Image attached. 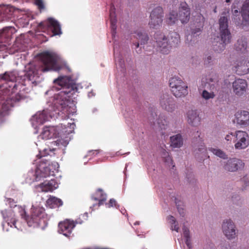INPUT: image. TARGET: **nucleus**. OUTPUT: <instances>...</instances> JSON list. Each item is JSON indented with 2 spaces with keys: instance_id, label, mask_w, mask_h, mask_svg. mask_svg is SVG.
<instances>
[{
  "instance_id": "44",
  "label": "nucleus",
  "mask_w": 249,
  "mask_h": 249,
  "mask_svg": "<svg viewBox=\"0 0 249 249\" xmlns=\"http://www.w3.org/2000/svg\"><path fill=\"white\" fill-rule=\"evenodd\" d=\"M183 234L184 237L186 238H190V231L187 228L184 227L183 228Z\"/></svg>"
},
{
  "instance_id": "11",
  "label": "nucleus",
  "mask_w": 249,
  "mask_h": 249,
  "mask_svg": "<svg viewBox=\"0 0 249 249\" xmlns=\"http://www.w3.org/2000/svg\"><path fill=\"white\" fill-rule=\"evenodd\" d=\"M157 46L163 54H168L170 52V46L168 38L162 33L157 32L154 35Z\"/></svg>"
},
{
  "instance_id": "49",
  "label": "nucleus",
  "mask_w": 249,
  "mask_h": 249,
  "mask_svg": "<svg viewBox=\"0 0 249 249\" xmlns=\"http://www.w3.org/2000/svg\"><path fill=\"white\" fill-rule=\"evenodd\" d=\"M185 243L188 248L191 249L192 248V244L190 238H186L185 239Z\"/></svg>"
},
{
  "instance_id": "36",
  "label": "nucleus",
  "mask_w": 249,
  "mask_h": 249,
  "mask_svg": "<svg viewBox=\"0 0 249 249\" xmlns=\"http://www.w3.org/2000/svg\"><path fill=\"white\" fill-rule=\"evenodd\" d=\"M180 42V36L176 32H172L170 34V41L169 44L170 48L172 46H176Z\"/></svg>"
},
{
  "instance_id": "45",
  "label": "nucleus",
  "mask_w": 249,
  "mask_h": 249,
  "mask_svg": "<svg viewBox=\"0 0 249 249\" xmlns=\"http://www.w3.org/2000/svg\"><path fill=\"white\" fill-rule=\"evenodd\" d=\"M167 219L172 225L177 223L176 220L173 216L169 215L168 216Z\"/></svg>"
},
{
  "instance_id": "20",
  "label": "nucleus",
  "mask_w": 249,
  "mask_h": 249,
  "mask_svg": "<svg viewBox=\"0 0 249 249\" xmlns=\"http://www.w3.org/2000/svg\"><path fill=\"white\" fill-rule=\"evenodd\" d=\"M243 164V163L241 160L236 158H232L228 160L224 165V168L228 171L235 172L241 166H242Z\"/></svg>"
},
{
  "instance_id": "40",
  "label": "nucleus",
  "mask_w": 249,
  "mask_h": 249,
  "mask_svg": "<svg viewBox=\"0 0 249 249\" xmlns=\"http://www.w3.org/2000/svg\"><path fill=\"white\" fill-rule=\"evenodd\" d=\"M232 13L233 17L234 20H237L238 19L240 20V13L242 14V10L239 11L235 4H233L232 5Z\"/></svg>"
},
{
  "instance_id": "2",
  "label": "nucleus",
  "mask_w": 249,
  "mask_h": 249,
  "mask_svg": "<svg viewBox=\"0 0 249 249\" xmlns=\"http://www.w3.org/2000/svg\"><path fill=\"white\" fill-rule=\"evenodd\" d=\"M41 64L37 69L36 66L31 65L28 67L27 74L29 78L31 79L32 77H34L38 74L39 71L46 72L50 70L58 71L63 69L62 65L57 63V57L55 53L46 51L41 53L40 55Z\"/></svg>"
},
{
  "instance_id": "41",
  "label": "nucleus",
  "mask_w": 249,
  "mask_h": 249,
  "mask_svg": "<svg viewBox=\"0 0 249 249\" xmlns=\"http://www.w3.org/2000/svg\"><path fill=\"white\" fill-rule=\"evenodd\" d=\"M202 96L206 100L213 99L215 97L213 92H208L206 90H204L202 93Z\"/></svg>"
},
{
  "instance_id": "12",
  "label": "nucleus",
  "mask_w": 249,
  "mask_h": 249,
  "mask_svg": "<svg viewBox=\"0 0 249 249\" xmlns=\"http://www.w3.org/2000/svg\"><path fill=\"white\" fill-rule=\"evenodd\" d=\"M17 77V73L14 71H6L3 74L0 75V88L9 82L10 84L8 87L10 88L12 87V92H14L15 89H17V84L15 83Z\"/></svg>"
},
{
  "instance_id": "6",
  "label": "nucleus",
  "mask_w": 249,
  "mask_h": 249,
  "mask_svg": "<svg viewBox=\"0 0 249 249\" xmlns=\"http://www.w3.org/2000/svg\"><path fill=\"white\" fill-rule=\"evenodd\" d=\"M169 86L172 93L176 97H182L188 93V86L180 78L174 77L169 80Z\"/></svg>"
},
{
  "instance_id": "43",
  "label": "nucleus",
  "mask_w": 249,
  "mask_h": 249,
  "mask_svg": "<svg viewBox=\"0 0 249 249\" xmlns=\"http://www.w3.org/2000/svg\"><path fill=\"white\" fill-rule=\"evenodd\" d=\"M35 3L37 6L38 8L40 10H43L45 8V6L42 0H34Z\"/></svg>"
},
{
  "instance_id": "13",
  "label": "nucleus",
  "mask_w": 249,
  "mask_h": 249,
  "mask_svg": "<svg viewBox=\"0 0 249 249\" xmlns=\"http://www.w3.org/2000/svg\"><path fill=\"white\" fill-rule=\"evenodd\" d=\"M248 83L246 80L236 79L232 83L233 91L237 96H243L247 91Z\"/></svg>"
},
{
  "instance_id": "46",
  "label": "nucleus",
  "mask_w": 249,
  "mask_h": 249,
  "mask_svg": "<svg viewBox=\"0 0 249 249\" xmlns=\"http://www.w3.org/2000/svg\"><path fill=\"white\" fill-rule=\"evenodd\" d=\"M235 134L233 135L231 133L230 134L227 135L225 137V139L227 141H231L232 138L233 139V140H235Z\"/></svg>"
},
{
  "instance_id": "39",
  "label": "nucleus",
  "mask_w": 249,
  "mask_h": 249,
  "mask_svg": "<svg viewBox=\"0 0 249 249\" xmlns=\"http://www.w3.org/2000/svg\"><path fill=\"white\" fill-rule=\"evenodd\" d=\"M209 150L211 151L213 154L221 158L225 159L228 158L225 153L220 149L211 147L209 148Z\"/></svg>"
},
{
  "instance_id": "27",
  "label": "nucleus",
  "mask_w": 249,
  "mask_h": 249,
  "mask_svg": "<svg viewBox=\"0 0 249 249\" xmlns=\"http://www.w3.org/2000/svg\"><path fill=\"white\" fill-rule=\"evenodd\" d=\"M93 200L98 201V205H103L107 200V195L101 189H98L92 196Z\"/></svg>"
},
{
  "instance_id": "4",
  "label": "nucleus",
  "mask_w": 249,
  "mask_h": 249,
  "mask_svg": "<svg viewBox=\"0 0 249 249\" xmlns=\"http://www.w3.org/2000/svg\"><path fill=\"white\" fill-rule=\"evenodd\" d=\"M220 36L214 39L213 50L220 52L224 50L225 46L231 42V36L228 29V19L225 16H221L219 19Z\"/></svg>"
},
{
  "instance_id": "51",
  "label": "nucleus",
  "mask_w": 249,
  "mask_h": 249,
  "mask_svg": "<svg viewBox=\"0 0 249 249\" xmlns=\"http://www.w3.org/2000/svg\"><path fill=\"white\" fill-rule=\"evenodd\" d=\"M242 182H244L246 186H247L249 184V181L247 177H244L242 179Z\"/></svg>"
},
{
  "instance_id": "1",
  "label": "nucleus",
  "mask_w": 249,
  "mask_h": 249,
  "mask_svg": "<svg viewBox=\"0 0 249 249\" xmlns=\"http://www.w3.org/2000/svg\"><path fill=\"white\" fill-rule=\"evenodd\" d=\"M53 83L60 86L61 89L58 93L54 96V106L58 110L67 116L73 114L75 112V107L70 99L71 89L67 88L65 87L66 83L64 78L62 77L54 80Z\"/></svg>"
},
{
  "instance_id": "8",
  "label": "nucleus",
  "mask_w": 249,
  "mask_h": 249,
  "mask_svg": "<svg viewBox=\"0 0 249 249\" xmlns=\"http://www.w3.org/2000/svg\"><path fill=\"white\" fill-rule=\"evenodd\" d=\"M48 166H50L49 161L46 159H43L36 170L34 181H40L42 178H45L51 175L50 168Z\"/></svg>"
},
{
  "instance_id": "37",
  "label": "nucleus",
  "mask_w": 249,
  "mask_h": 249,
  "mask_svg": "<svg viewBox=\"0 0 249 249\" xmlns=\"http://www.w3.org/2000/svg\"><path fill=\"white\" fill-rule=\"evenodd\" d=\"M36 116V121L40 124H42L48 120V116L46 110L37 113Z\"/></svg>"
},
{
  "instance_id": "5",
  "label": "nucleus",
  "mask_w": 249,
  "mask_h": 249,
  "mask_svg": "<svg viewBox=\"0 0 249 249\" xmlns=\"http://www.w3.org/2000/svg\"><path fill=\"white\" fill-rule=\"evenodd\" d=\"M38 29L42 32L46 33L50 36L60 35L62 34L59 22L52 18L41 22L38 25Z\"/></svg>"
},
{
  "instance_id": "50",
  "label": "nucleus",
  "mask_w": 249,
  "mask_h": 249,
  "mask_svg": "<svg viewBox=\"0 0 249 249\" xmlns=\"http://www.w3.org/2000/svg\"><path fill=\"white\" fill-rule=\"evenodd\" d=\"M178 211L180 214V215L183 216H184V210L183 208H179L178 207Z\"/></svg>"
},
{
  "instance_id": "25",
  "label": "nucleus",
  "mask_w": 249,
  "mask_h": 249,
  "mask_svg": "<svg viewBox=\"0 0 249 249\" xmlns=\"http://www.w3.org/2000/svg\"><path fill=\"white\" fill-rule=\"evenodd\" d=\"M134 36L138 40V41L133 43L136 46V49L138 48L140 45H144L147 42L149 39L148 35L141 31L136 32Z\"/></svg>"
},
{
  "instance_id": "28",
  "label": "nucleus",
  "mask_w": 249,
  "mask_h": 249,
  "mask_svg": "<svg viewBox=\"0 0 249 249\" xmlns=\"http://www.w3.org/2000/svg\"><path fill=\"white\" fill-rule=\"evenodd\" d=\"M194 154L196 158L199 159L200 158V160H202L209 157L204 143L201 144L197 148L194 150Z\"/></svg>"
},
{
  "instance_id": "18",
  "label": "nucleus",
  "mask_w": 249,
  "mask_h": 249,
  "mask_svg": "<svg viewBox=\"0 0 249 249\" xmlns=\"http://www.w3.org/2000/svg\"><path fill=\"white\" fill-rule=\"evenodd\" d=\"M178 18L182 23H187L190 19V10L186 2H182L178 9Z\"/></svg>"
},
{
  "instance_id": "34",
  "label": "nucleus",
  "mask_w": 249,
  "mask_h": 249,
  "mask_svg": "<svg viewBox=\"0 0 249 249\" xmlns=\"http://www.w3.org/2000/svg\"><path fill=\"white\" fill-rule=\"evenodd\" d=\"M242 16L247 21H249V0H246L242 7Z\"/></svg>"
},
{
  "instance_id": "24",
  "label": "nucleus",
  "mask_w": 249,
  "mask_h": 249,
  "mask_svg": "<svg viewBox=\"0 0 249 249\" xmlns=\"http://www.w3.org/2000/svg\"><path fill=\"white\" fill-rule=\"evenodd\" d=\"M38 187L40 188L42 192H52L58 187V184L55 180L51 179L40 184Z\"/></svg>"
},
{
  "instance_id": "30",
  "label": "nucleus",
  "mask_w": 249,
  "mask_h": 249,
  "mask_svg": "<svg viewBox=\"0 0 249 249\" xmlns=\"http://www.w3.org/2000/svg\"><path fill=\"white\" fill-rule=\"evenodd\" d=\"M63 205L61 199L55 196H50L46 201V206L50 208H58Z\"/></svg>"
},
{
  "instance_id": "9",
  "label": "nucleus",
  "mask_w": 249,
  "mask_h": 249,
  "mask_svg": "<svg viewBox=\"0 0 249 249\" xmlns=\"http://www.w3.org/2000/svg\"><path fill=\"white\" fill-rule=\"evenodd\" d=\"M232 70L237 74L244 75L249 72V57H240L232 63Z\"/></svg>"
},
{
  "instance_id": "23",
  "label": "nucleus",
  "mask_w": 249,
  "mask_h": 249,
  "mask_svg": "<svg viewBox=\"0 0 249 249\" xmlns=\"http://www.w3.org/2000/svg\"><path fill=\"white\" fill-rule=\"evenodd\" d=\"M187 122L193 126H197L200 124L201 119L196 110H189L187 113Z\"/></svg>"
},
{
  "instance_id": "15",
  "label": "nucleus",
  "mask_w": 249,
  "mask_h": 249,
  "mask_svg": "<svg viewBox=\"0 0 249 249\" xmlns=\"http://www.w3.org/2000/svg\"><path fill=\"white\" fill-rule=\"evenodd\" d=\"M160 102L161 107L168 112H172L176 109L175 101L168 94H163L161 96Z\"/></svg>"
},
{
  "instance_id": "57",
  "label": "nucleus",
  "mask_w": 249,
  "mask_h": 249,
  "mask_svg": "<svg viewBox=\"0 0 249 249\" xmlns=\"http://www.w3.org/2000/svg\"><path fill=\"white\" fill-rule=\"evenodd\" d=\"M12 199L11 198L8 199V201H9V203L11 202Z\"/></svg>"
},
{
  "instance_id": "21",
  "label": "nucleus",
  "mask_w": 249,
  "mask_h": 249,
  "mask_svg": "<svg viewBox=\"0 0 249 249\" xmlns=\"http://www.w3.org/2000/svg\"><path fill=\"white\" fill-rule=\"evenodd\" d=\"M235 116L237 123L240 125L246 126L249 124V112L239 111L236 113Z\"/></svg>"
},
{
  "instance_id": "55",
  "label": "nucleus",
  "mask_w": 249,
  "mask_h": 249,
  "mask_svg": "<svg viewBox=\"0 0 249 249\" xmlns=\"http://www.w3.org/2000/svg\"><path fill=\"white\" fill-rule=\"evenodd\" d=\"M140 50H141V48H140L139 50H136V52H137L138 53H141Z\"/></svg>"
},
{
  "instance_id": "10",
  "label": "nucleus",
  "mask_w": 249,
  "mask_h": 249,
  "mask_svg": "<svg viewBox=\"0 0 249 249\" xmlns=\"http://www.w3.org/2000/svg\"><path fill=\"white\" fill-rule=\"evenodd\" d=\"M234 146L236 149H243L249 145V136L248 134L243 131H237L235 132Z\"/></svg>"
},
{
  "instance_id": "16",
  "label": "nucleus",
  "mask_w": 249,
  "mask_h": 249,
  "mask_svg": "<svg viewBox=\"0 0 249 249\" xmlns=\"http://www.w3.org/2000/svg\"><path fill=\"white\" fill-rule=\"evenodd\" d=\"M196 22L197 25L195 28L192 29L191 34L186 35V40L188 43L192 41L193 37L197 36V33L201 32L203 28L205 18L202 14H200L198 15L196 18Z\"/></svg>"
},
{
  "instance_id": "7",
  "label": "nucleus",
  "mask_w": 249,
  "mask_h": 249,
  "mask_svg": "<svg viewBox=\"0 0 249 249\" xmlns=\"http://www.w3.org/2000/svg\"><path fill=\"white\" fill-rule=\"evenodd\" d=\"M163 17V10L160 6L154 8L150 16L149 25L150 28L158 29L161 26Z\"/></svg>"
},
{
  "instance_id": "56",
  "label": "nucleus",
  "mask_w": 249,
  "mask_h": 249,
  "mask_svg": "<svg viewBox=\"0 0 249 249\" xmlns=\"http://www.w3.org/2000/svg\"><path fill=\"white\" fill-rule=\"evenodd\" d=\"M231 1V0H226V2L228 3V2H230Z\"/></svg>"
},
{
  "instance_id": "53",
  "label": "nucleus",
  "mask_w": 249,
  "mask_h": 249,
  "mask_svg": "<svg viewBox=\"0 0 249 249\" xmlns=\"http://www.w3.org/2000/svg\"><path fill=\"white\" fill-rule=\"evenodd\" d=\"M37 157H38V158H41L43 157H45V155H42V154L40 153L39 154L37 155Z\"/></svg>"
},
{
  "instance_id": "32",
  "label": "nucleus",
  "mask_w": 249,
  "mask_h": 249,
  "mask_svg": "<svg viewBox=\"0 0 249 249\" xmlns=\"http://www.w3.org/2000/svg\"><path fill=\"white\" fill-rule=\"evenodd\" d=\"M171 146L174 148L180 147L183 144V140L181 135L177 134L170 137Z\"/></svg>"
},
{
  "instance_id": "3",
  "label": "nucleus",
  "mask_w": 249,
  "mask_h": 249,
  "mask_svg": "<svg viewBox=\"0 0 249 249\" xmlns=\"http://www.w3.org/2000/svg\"><path fill=\"white\" fill-rule=\"evenodd\" d=\"M23 213H21L28 225L33 228H40L44 230L48 225L47 215L45 209L42 207H33L31 209L30 214L26 215V212L23 210Z\"/></svg>"
},
{
  "instance_id": "42",
  "label": "nucleus",
  "mask_w": 249,
  "mask_h": 249,
  "mask_svg": "<svg viewBox=\"0 0 249 249\" xmlns=\"http://www.w3.org/2000/svg\"><path fill=\"white\" fill-rule=\"evenodd\" d=\"M106 206L107 208H111V207H115L116 208L119 207V205H118L115 199L113 198H111L109 200V201L108 203H106Z\"/></svg>"
},
{
  "instance_id": "19",
  "label": "nucleus",
  "mask_w": 249,
  "mask_h": 249,
  "mask_svg": "<svg viewBox=\"0 0 249 249\" xmlns=\"http://www.w3.org/2000/svg\"><path fill=\"white\" fill-rule=\"evenodd\" d=\"M40 136L43 139L48 140L59 137V133L58 132L57 127L46 126L43 128Z\"/></svg>"
},
{
  "instance_id": "47",
  "label": "nucleus",
  "mask_w": 249,
  "mask_h": 249,
  "mask_svg": "<svg viewBox=\"0 0 249 249\" xmlns=\"http://www.w3.org/2000/svg\"><path fill=\"white\" fill-rule=\"evenodd\" d=\"M171 230L172 231L174 230L177 232L178 231L179 227L177 222L176 224H174L173 225H171Z\"/></svg>"
},
{
  "instance_id": "48",
  "label": "nucleus",
  "mask_w": 249,
  "mask_h": 249,
  "mask_svg": "<svg viewBox=\"0 0 249 249\" xmlns=\"http://www.w3.org/2000/svg\"><path fill=\"white\" fill-rule=\"evenodd\" d=\"M164 155L165 156V157L166 158V160H165V162H167V161H171V162H173V161H172V159L169 156L168 153L167 152L165 151V152H164Z\"/></svg>"
},
{
  "instance_id": "31",
  "label": "nucleus",
  "mask_w": 249,
  "mask_h": 249,
  "mask_svg": "<svg viewBox=\"0 0 249 249\" xmlns=\"http://www.w3.org/2000/svg\"><path fill=\"white\" fill-rule=\"evenodd\" d=\"M1 12V20L11 18L13 14V9L9 6L0 7Z\"/></svg>"
},
{
  "instance_id": "26",
  "label": "nucleus",
  "mask_w": 249,
  "mask_h": 249,
  "mask_svg": "<svg viewBox=\"0 0 249 249\" xmlns=\"http://www.w3.org/2000/svg\"><path fill=\"white\" fill-rule=\"evenodd\" d=\"M14 28L12 27L4 28L0 32V42L1 43L7 42L11 37Z\"/></svg>"
},
{
  "instance_id": "38",
  "label": "nucleus",
  "mask_w": 249,
  "mask_h": 249,
  "mask_svg": "<svg viewBox=\"0 0 249 249\" xmlns=\"http://www.w3.org/2000/svg\"><path fill=\"white\" fill-rule=\"evenodd\" d=\"M157 123L161 129H165L168 125V121L164 116L160 115L158 119Z\"/></svg>"
},
{
  "instance_id": "33",
  "label": "nucleus",
  "mask_w": 249,
  "mask_h": 249,
  "mask_svg": "<svg viewBox=\"0 0 249 249\" xmlns=\"http://www.w3.org/2000/svg\"><path fill=\"white\" fill-rule=\"evenodd\" d=\"M178 14L175 11L170 12L166 17L165 21L167 24L171 25L175 24L178 20Z\"/></svg>"
},
{
  "instance_id": "35",
  "label": "nucleus",
  "mask_w": 249,
  "mask_h": 249,
  "mask_svg": "<svg viewBox=\"0 0 249 249\" xmlns=\"http://www.w3.org/2000/svg\"><path fill=\"white\" fill-rule=\"evenodd\" d=\"M248 46L247 39L244 37H241L237 40L235 44V47L237 50L244 51Z\"/></svg>"
},
{
  "instance_id": "58",
  "label": "nucleus",
  "mask_w": 249,
  "mask_h": 249,
  "mask_svg": "<svg viewBox=\"0 0 249 249\" xmlns=\"http://www.w3.org/2000/svg\"><path fill=\"white\" fill-rule=\"evenodd\" d=\"M228 249L227 248H224V249Z\"/></svg>"
},
{
  "instance_id": "54",
  "label": "nucleus",
  "mask_w": 249,
  "mask_h": 249,
  "mask_svg": "<svg viewBox=\"0 0 249 249\" xmlns=\"http://www.w3.org/2000/svg\"><path fill=\"white\" fill-rule=\"evenodd\" d=\"M212 59V57L211 56H209L208 57H207V59H208V63H209V61L211 60Z\"/></svg>"
},
{
  "instance_id": "14",
  "label": "nucleus",
  "mask_w": 249,
  "mask_h": 249,
  "mask_svg": "<svg viewBox=\"0 0 249 249\" xmlns=\"http://www.w3.org/2000/svg\"><path fill=\"white\" fill-rule=\"evenodd\" d=\"M223 232L229 239L234 238L236 237V230L234 224L231 219L224 220L222 225Z\"/></svg>"
},
{
  "instance_id": "29",
  "label": "nucleus",
  "mask_w": 249,
  "mask_h": 249,
  "mask_svg": "<svg viewBox=\"0 0 249 249\" xmlns=\"http://www.w3.org/2000/svg\"><path fill=\"white\" fill-rule=\"evenodd\" d=\"M115 8L114 7V6L113 5H111L110 9L109 17L112 36H114L116 33V30L117 28V19L115 16Z\"/></svg>"
},
{
  "instance_id": "17",
  "label": "nucleus",
  "mask_w": 249,
  "mask_h": 249,
  "mask_svg": "<svg viewBox=\"0 0 249 249\" xmlns=\"http://www.w3.org/2000/svg\"><path fill=\"white\" fill-rule=\"evenodd\" d=\"M75 226V224L73 221L67 219L59 223L58 231L65 236L69 237L71 233L72 230Z\"/></svg>"
},
{
  "instance_id": "52",
  "label": "nucleus",
  "mask_w": 249,
  "mask_h": 249,
  "mask_svg": "<svg viewBox=\"0 0 249 249\" xmlns=\"http://www.w3.org/2000/svg\"><path fill=\"white\" fill-rule=\"evenodd\" d=\"M52 143L55 144L56 145H59V141L57 140V141H53L52 142Z\"/></svg>"
},
{
  "instance_id": "22",
  "label": "nucleus",
  "mask_w": 249,
  "mask_h": 249,
  "mask_svg": "<svg viewBox=\"0 0 249 249\" xmlns=\"http://www.w3.org/2000/svg\"><path fill=\"white\" fill-rule=\"evenodd\" d=\"M1 213L3 218L7 222L8 225L10 226L11 227L14 226L15 228L18 229L17 226L18 221L14 217L15 215L12 210H3L1 211Z\"/></svg>"
}]
</instances>
